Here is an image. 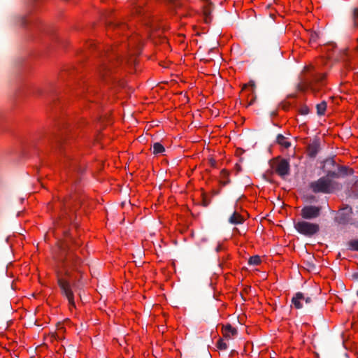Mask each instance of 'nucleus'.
I'll return each mask as SVG.
<instances>
[{
	"instance_id": "1",
	"label": "nucleus",
	"mask_w": 358,
	"mask_h": 358,
	"mask_svg": "<svg viewBox=\"0 0 358 358\" xmlns=\"http://www.w3.org/2000/svg\"><path fill=\"white\" fill-rule=\"evenodd\" d=\"M60 264V270L57 271V284L60 288L61 294L68 299L69 305L72 307H76L74 294L71 282L68 279L71 277L68 258L66 257H62Z\"/></svg>"
},
{
	"instance_id": "2",
	"label": "nucleus",
	"mask_w": 358,
	"mask_h": 358,
	"mask_svg": "<svg viewBox=\"0 0 358 358\" xmlns=\"http://www.w3.org/2000/svg\"><path fill=\"white\" fill-rule=\"evenodd\" d=\"M291 301L295 308H303L306 312L308 313H313L317 306L315 297L301 292H296L292 297Z\"/></svg>"
},
{
	"instance_id": "3",
	"label": "nucleus",
	"mask_w": 358,
	"mask_h": 358,
	"mask_svg": "<svg viewBox=\"0 0 358 358\" xmlns=\"http://www.w3.org/2000/svg\"><path fill=\"white\" fill-rule=\"evenodd\" d=\"M334 184L335 182L332 180L322 176L317 180L311 182L309 184V187L315 194H330L334 190Z\"/></svg>"
},
{
	"instance_id": "4",
	"label": "nucleus",
	"mask_w": 358,
	"mask_h": 358,
	"mask_svg": "<svg viewBox=\"0 0 358 358\" xmlns=\"http://www.w3.org/2000/svg\"><path fill=\"white\" fill-rule=\"evenodd\" d=\"M295 229L301 234L306 237H312L320 231L318 224L309 222L305 220L299 221L294 223Z\"/></svg>"
},
{
	"instance_id": "5",
	"label": "nucleus",
	"mask_w": 358,
	"mask_h": 358,
	"mask_svg": "<svg viewBox=\"0 0 358 358\" xmlns=\"http://www.w3.org/2000/svg\"><path fill=\"white\" fill-rule=\"evenodd\" d=\"M311 80H305L299 83L296 85V90L300 92H304L307 89H310L315 94L319 91L317 85L321 83L325 78L324 74H312Z\"/></svg>"
},
{
	"instance_id": "6",
	"label": "nucleus",
	"mask_w": 358,
	"mask_h": 358,
	"mask_svg": "<svg viewBox=\"0 0 358 358\" xmlns=\"http://www.w3.org/2000/svg\"><path fill=\"white\" fill-rule=\"evenodd\" d=\"M352 208L350 206L345 205L343 208H340L337 211L336 215L334 217V221L337 222L338 224L354 225L355 222L353 221L352 217Z\"/></svg>"
},
{
	"instance_id": "7",
	"label": "nucleus",
	"mask_w": 358,
	"mask_h": 358,
	"mask_svg": "<svg viewBox=\"0 0 358 358\" xmlns=\"http://www.w3.org/2000/svg\"><path fill=\"white\" fill-rule=\"evenodd\" d=\"M64 236L66 237V240L64 241L60 246L59 249L61 250V256L60 259H62V257H66L68 258V262L69 266H71V261H73V258L72 257L71 259L70 257L68 256L69 252H71V245H75L76 246H79L80 243L76 241L73 237L71 236L70 233L69 231H64Z\"/></svg>"
},
{
	"instance_id": "8",
	"label": "nucleus",
	"mask_w": 358,
	"mask_h": 358,
	"mask_svg": "<svg viewBox=\"0 0 358 358\" xmlns=\"http://www.w3.org/2000/svg\"><path fill=\"white\" fill-rule=\"evenodd\" d=\"M321 211V206L313 205L305 206L301 210V215L304 220H313L320 215Z\"/></svg>"
},
{
	"instance_id": "9",
	"label": "nucleus",
	"mask_w": 358,
	"mask_h": 358,
	"mask_svg": "<svg viewBox=\"0 0 358 358\" xmlns=\"http://www.w3.org/2000/svg\"><path fill=\"white\" fill-rule=\"evenodd\" d=\"M48 141L56 148L60 150H63L64 142L65 141L64 134L63 132H53L48 136Z\"/></svg>"
},
{
	"instance_id": "10",
	"label": "nucleus",
	"mask_w": 358,
	"mask_h": 358,
	"mask_svg": "<svg viewBox=\"0 0 358 358\" xmlns=\"http://www.w3.org/2000/svg\"><path fill=\"white\" fill-rule=\"evenodd\" d=\"M275 172L281 178H285V176H289L290 173V166L288 159H280L275 166Z\"/></svg>"
},
{
	"instance_id": "11",
	"label": "nucleus",
	"mask_w": 358,
	"mask_h": 358,
	"mask_svg": "<svg viewBox=\"0 0 358 358\" xmlns=\"http://www.w3.org/2000/svg\"><path fill=\"white\" fill-rule=\"evenodd\" d=\"M282 54L280 51L279 44L275 42L273 46V59H272L268 55L266 57V64L268 65L275 64L282 61Z\"/></svg>"
},
{
	"instance_id": "12",
	"label": "nucleus",
	"mask_w": 358,
	"mask_h": 358,
	"mask_svg": "<svg viewBox=\"0 0 358 358\" xmlns=\"http://www.w3.org/2000/svg\"><path fill=\"white\" fill-rule=\"evenodd\" d=\"M321 150V145L318 138H315L313 142L307 146V154L310 158H315Z\"/></svg>"
},
{
	"instance_id": "13",
	"label": "nucleus",
	"mask_w": 358,
	"mask_h": 358,
	"mask_svg": "<svg viewBox=\"0 0 358 358\" xmlns=\"http://www.w3.org/2000/svg\"><path fill=\"white\" fill-rule=\"evenodd\" d=\"M321 164H322L321 166V169L323 171V172L328 169H332L334 168L336 169V166H338L334 157H328L322 161Z\"/></svg>"
},
{
	"instance_id": "14",
	"label": "nucleus",
	"mask_w": 358,
	"mask_h": 358,
	"mask_svg": "<svg viewBox=\"0 0 358 358\" xmlns=\"http://www.w3.org/2000/svg\"><path fill=\"white\" fill-rule=\"evenodd\" d=\"M244 221L243 217L236 211H234L228 220V222L234 225L242 224Z\"/></svg>"
},
{
	"instance_id": "15",
	"label": "nucleus",
	"mask_w": 358,
	"mask_h": 358,
	"mask_svg": "<svg viewBox=\"0 0 358 358\" xmlns=\"http://www.w3.org/2000/svg\"><path fill=\"white\" fill-rule=\"evenodd\" d=\"M212 6L213 5L209 4L206 5L203 7V15L204 18V22L206 24L210 23L213 20V17L211 15L213 10Z\"/></svg>"
},
{
	"instance_id": "16",
	"label": "nucleus",
	"mask_w": 358,
	"mask_h": 358,
	"mask_svg": "<svg viewBox=\"0 0 358 358\" xmlns=\"http://www.w3.org/2000/svg\"><path fill=\"white\" fill-rule=\"evenodd\" d=\"M222 329L224 336L227 338H230L231 336H236L238 334L237 329L230 324H226Z\"/></svg>"
},
{
	"instance_id": "17",
	"label": "nucleus",
	"mask_w": 358,
	"mask_h": 358,
	"mask_svg": "<svg viewBox=\"0 0 358 358\" xmlns=\"http://www.w3.org/2000/svg\"><path fill=\"white\" fill-rule=\"evenodd\" d=\"M336 169L338 170V173L340 177H344L348 175H352L354 173V170L345 166H336Z\"/></svg>"
},
{
	"instance_id": "18",
	"label": "nucleus",
	"mask_w": 358,
	"mask_h": 358,
	"mask_svg": "<svg viewBox=\"0 0 358 358\" xmlns=\"http://www.w3.org/2000/svg\"><path fill=\"white\" fill-rule=\"evenodd\" d=\"M351 194L355 199H358V176L352 178V185L351 187Z\"/></svg>"
},
{
	"instance_id": "19",
	"label": "nucleus",
	"mask_w": 358,
	"mask_h": 358,
	"mask_svg": "<svg viewBox=\"0 0 358 358\" xmlns=\"http://www.w3.org/2000/svg\"><path fill=\"white\" fill-rule=\"evenodd\" d=\"M276 142L285 148L291 146V143L286 141V138L282 134H278L276 137Z\"/></svg>"
},
{
	"instance_id": "20",
	"label": "nucleus",
	"mask_w": 358,
	"mask_h": 358,
	"mask_svg": "<svg viewBox=\"0 0 358 358\" xmlns=\"http://www.w3.org/2000/svg\"><path fill=\"white\" fill-rule=\"evenodd\" d=\"M325 173V176L324 177L328 178L329 180H332L334 178H338L339 174L338 173V170L336 169V170L332 169H328L326 170V171H324Z\"/></svg>"
},
{
	"instance_id": "21",
	"label": "nucleus",
	"mask_w": 358,
	"mask_h": 358,
	"mask_svg": "<svg viewBox=\"0 0 358 358\" xmlns=\"http://www.w3.org/2000/svg\"><path fill=\"white\" fill-rule=\"evenodd\" d=\"M317 114L320 116L324 115L327 109V102L323 101L316 106Z\"/></svg>"
},
{
	"instance_id": "22",
	"label": "nucleus",
	"mask_w": 358,
	"mask_h": 358,
	"mask_svg": "<svg viewBox=\"0 0 358 358\" xmlns=\"http://www.w3.org/2000/svg\"><path fill=\"white\" fill-rule=\"evenodd\" d=\"M165 151L164 147L159 142H156L153 144V154L159 155L162 154Z\"/></svg>"
},
{
	"instance_id": "23",
	"label": "nucleus",
	"mask_w": 358,
	"mask_h": 358,
	"mask_svg": "<svg viewBox=\"0 0 358 358\" xmlns=\"http://www.w3.org/2000/svg\"><path fill=\"white\" fill-rule=\"evenodd\" d=\"M221 176L222 178V179L220 180V183L222 185L225 186L230 182V180L227 178L229 173L226 170H222Z\"/></svg>"
},
{
	"instance_id": "24",
	"label": "nucleus",
	"mask_w": 358,
	"mask_h": 358,
	"mask_svg": "<svg viewBox=\"0 0 358 358\" xmlns=\"http://www.w3.org/2000/svg\"><path fill=\"white\" fill-rule=\"evenodd\" d=\"M348 245L349 250L358 252V239L350 241Z\"/></svg>"
},
{
	"instance_id": "25",
	"label": "nucleus",
	"mask_w": 358,
	"mask_h": 358,
	"mask_svg": "<svg viewBox=\"0 0 358 358\" xmlns=\"http://www.w3.org/2000/svg\"><path fill=\"white\" fill-rule=\"evenodd\" d=\"M261 262V259L259 256L255 255L252 257H250L248 260V264L250 265H258Z\"/></svg>"
},
{
	"instance_id": "26",
	"label": "nucleus",
	"mask_w": 358,
	"mask_h": 358,
	"mask_svg": "<svg viewBox=\"0 0 358 358\" xmlns=\"http://www.w3.org/2000/svg\"><path fill=\"white\" fill-rule=\"evenodd\" d=\"M217 347L220 349V350H226L227 348V345L226 343H224L222 339H219V341H217Z\"/></svg>"
},
{
	"instance_id": "27",
	"label": "nucleus",
	"mask_w": 358,
	"mask_h": 358,
	"mask_svg": "<svg viewBox=\"0 0 358 358\" xmlns=\"http://www.w3.org/2000/svg\"><path fill=\"white\" fill-rule=\"evenodd\" d=\"M299 113L301 115H306L309 113L310 112V110H309V108L304 105V106H302L300 109H299Z\"/></svg>"
},
{
	"instance_id": "28",
	"label": "nucleus",
	"mask_w": 358,
	"mask_h": 358,
	"mask_svg": "<svg viewBox=\"0 0 358 358\" xmlns=\"http://www.w3.org/2000/svg\"><path fill=\"white\" fill-rule=\"evenodd\" d=\"M352 18L353 22H355V21H358V8H355L352 10Z\"/></svg>"
},
{
	"instance_id": "29",
	"label": "nucleus",
	"mask_w": 358,
	"mask_h": 358,
	"mask_svg": "<svg viewBox=\"0 0 358 358\" xmlns=\"http://www.w3.org/2000/svg\"><path fill=\"white\" fill-rule=\"evenodd\" d=\"M107 71H109V68H108L107 64L103 63V66L101 67V69L100 70V73L101 74V76L103 77L104 76L105 72H106Z\"/></svg>"
},
{
	"instance_id": "30",
	"label": "nucleus",
	"mask_w": 358,
	"mask_h": 358,
	"mask_svg": "<svg viewBox=\"0 0 358 358\" xmlns=\"http://www.w3.org/2000/svg\"><path fill=\"white\" fill-rule=\"evenodd\" d=\"M210 203V200L207 198L205 194H203L202 204L203 206L207 207Z\"/></svg>"
},
{
	"instance_id": "31",
	"label": "nucleus",
	"mask_w": 358,
	"mask_h": 358,
	"mask_svg": "<svg viewBox=\"0 0 358 358\" xmlns=\"http://www.w3.org/2000/svg\"><path fill=\"white\" fill-rule=\"evenodd\" d=\"M17 20L18 23H20L21 25H24L26 24L27 20L25 19L24 16H18Z\"/></svg>"
},
{
	"instance_id": "32",
	"label": "nucleus",
	"mask_w": 358,
	"mask_h": 358,
	"mask_svg": "<svg viewBox=\"0 0 358 358\" xmlns=\"http://www.w3.org/2000/svg\"><path fill=\"white\" fill-rule=\"evenodd\" d=\"M318 38V34L316 32H313L310 34V40L311 41L315 42Z\"/></svg>"
},
{
	"instance_id": "33",
	"label": "nucleus",
	"mask_w": 358,
	"mask_h": 358,
	"mask_svg": "<svg viewBox=\"0 0 358 358\" xmlns=\"http://www.w3.org/2000/svg\"><path fill=\"white\" fill-rule=\"evenodd\" d=\"M108 23V27H119L121 26V24L119 23V22H107Z\"/></svg>"
},
{
	"instance_id": "34",
	"label": "nucleus",
	"mask_w": 358,
	"mask_h": 358,
	"mask_svg": "<svg viewBox=\"0 0 358 358\" xmlns=\"http://www.w3.org/2000/svg\"><path fill=\"white\" fill-rule=\"evenodd\" d=\"M348 56V52L347 50H344L343 52L341 55V59L343 60V62H345V57Z\"/></svg>"
},
{
	"instance_id": "35",
	"label": "nucleus",
	"mask_w": 358,
	"mask_h": 358,
	"mask_svg": "<svg viewBox=\"0 0 358 358\" xmlns=\"http://www.w3.org/2000/svg\"><path fill=\"white\" fill-rule=\"evenodd\" d=\"M64 210L66 211L68 208H69V210H73V207L71 206V205H70L69 203H64Z\"/></svg>"
},
{
	"instance_id": "36",
	"label": "nucleus",
	"mask_w": 358,
	"mask_h": 358,
	"mask_svg": "<svg viewBox=\"0 0 358 358\" xmlns=\"http://www.w3.org/2000/svg\"><path fill=\"white\" fill-rule=\"evenodd\" d=\"M352 277L353 279L356 280H358V272L357 273H354L352 275Z\"/></svg>"
},
{
	"instance_id": "37",
	"label": "nucleus",
	"mask_w": 358,
	"mask_h": 358,
	"mask_svg": "<svg viewBox=\"0 0 358 358\" xmlns=\"http://www.w3.org/2000/svg\"><path fill=\"white\" fill-rule=\"evenodd\" d=\"M210 163L212 166H215L216 164V161L213 159H210Z\"/></svg>"
},
{
	"instance_id": "38",
	"label": "nucleus",
	"mask_w": 358,
	"mask_h": 358,
	"mask_svg": "<svg viewBox=\"0 0 358 358\" xmlns=\"http://www.w3.org/2000/svg\"><path fill=\"white\" fill-rule=\"evenodd\" d=\"M203 1L206 2L207 3V5H213V3H211V1L210 0H202Z\"/></svg>"
},
{
	"instance_id": "39",
	"label": "nucleus",
	"mask_w": 358,
	"mask_h": 358,
	"mask_svg": "<svg viewBox=\"0 0 358 358\" xmlns=\"http://www.w3.org/2000/svg\"><path fill=\"white\" fill-rule=\"evenodd\" d=\"M353 27L358 29V21L353 22Z\"/></svg>"
},
{
	"instance_id": "40",
	"label": "nucleus",
	"mask_w": 358,
	"mask_h": 358,
	"mask_svg": "<svg viewBox=\"0 0 358 358\" xmlns=\"http://www.w3.org/2000/svg\"><path fill=\"white\" fill-rule=\"evenodd\" d=\"M249 85H250V86H252V87H255V82H254V81H250V82L249 83Z\"/></svg>"
},
{
	"instance_id": "41",
	"label": "nucleus",
	"mask_w": 358,
	"mask_h": 358,
	"mask_svg": "<svg viewBox=\"0 0 358 358\" xmlns=\"http://www.w3.org/2000/svg\"><path fill=\"white\" fill-rule=\"evenodd\" d=\"M255 99H256V96H255V97H254V99H252L250 101V105L252 104V103L255 101Z\"/></svg>"
},
{
	"instance_id": "42",
	"label": "nucleus",
	"mask_w": 358,
	"mask_h": 358,
	"mask_svg": "<svg viewBox=\"0 0 358 358\" xmlns=\"http://www.w3.org/2000/svg\"><path fill=\"white\" fill-rule=\"evenodd\" d=\"M220 249H221L220 245H218V246L216 248V251H217V252H219V251L220 250Z\"/></svg>"
},
{
	"instance_id": "43",
	"label": "nucleus",
	"mask_w": 358,
	"mask_h": 358,
	"mask_svg": "<svg viewBox=\"0 0 358 358\" xmlns=\"http://www.w3.org/2000/svg\"><path fill=\"white\" fill-rule=\"evenodd\" d=\"M136 12H138L140 14L141 13V9L140 8H137Z\"/></svg>"
},
{
	"instance_id": "44",
	"label": "nucleus",
	"mask_w": 358,
	"mask_h": 358,
	"mask_svg": "<svg viewBox=\"0 0 358 358\" xmlns=\"http://www.w3.org/2000/svg\"><path fill=\"white\" fill-rule=\"evenodd\" d=\"M219 194L218 191H213V194L217 195Z\"/></svg>"
},
{
	"instance_id": "45",
	"label": "nucleus",
	"mask_w": 358,
	"mask_h": 358,
	"mask_svg": "<svg viewBox=\"0 0 358 358\" xmlns=\"http://www.w3.org/2000/svg\"><path fill=\"white\" fill-rule=\"evenodd\" d=\"M354 226L358 229V222H355Z\"/></svg>"
},
{
	"instance_id": "46",
	"label": "nucleus",
	"mask_w": 358,
	"mask_h": 358,
	"mask_svg": "<svg viewBox=\"0 0 358 358\" xmlns=\"http://www.w3.org/2000/svg\"><path fill=\"white\" fill-rule=\"evenodd\" d=\"M71 222H72V224H73L76 227H77V224H76V223H75V222H73V221H71Z\"/></svg>"
},
{
	"instance_id": "47",
	"label": "nucleus",
	"mask_w": 358,
	"mask_h": 358,
	"mask_svg": "<svg viewBox=\"0 0 358 358\" xmlns=\"http://www.w3.org/2000/svg\"><path fill=\"white\" fill-rule=\"evenodd\" d=\"M65 213L66 214L67 217H69V215H68V212H67V210H66V211H65Z\"/></svg>"
},
{
	"instance_id": "48",
	"label": "nucleus",
	"mask_w": 358,
	"mask_h": 358,
	"mask_svg": "<svg viewBox=\"0 0 358 358\" xmlns=\"http://www.w3.org/2000/svg\"><path fill=\"white\" fill-rule=\"evenodd\" d=\"M357 41H358V38H357Z\"/></svg>"
}]
</instances>
